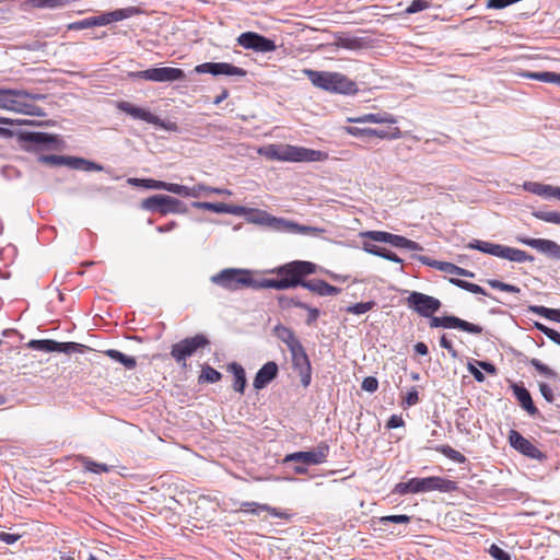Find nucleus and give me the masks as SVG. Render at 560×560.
<instances>
[{"label": "nucleus", "instance_id": "f257e3e1", "mask_svg": "<svg viewBox=\"0 0 560 560\" xmlns=\"http://www.w3.org/2000/svg\"><path fill=\"white\" fill-rule=\"evenodd\" d=\"M315 272L316 265L306 260H294L265 271V273H273L279 277L278 290L302 287L319 296H334L341 292L340 288L334 287L325 280H305V277Z\"/></svg>", "mask_w": 560, "mask_h": 560}, {"label": "nucleus", "instance_id": "f03ea898", "mask_svg": "<svg viewBox=\"0 0 560 560\" xmlns=\"http://www.w3.org/2000/svg\"><path fill=\"white\" fill-rule=\"evenodd\" d=\"M256 271L241 268H226L213 275L210 280L229 291H238L243 288L275 289L278 290V278L275 279H255Z\"/></svg>", "mask_w": 560, "mask_h": 560}, {"label": "nucleus", "instance_id": "7ed1b4c3", "mask_svg": "<svg viewBox=\"0 0 560 560\" xmlns=\"http://www.w3.org/2000/svg\"><path fill=\"white\" fill-rule=\"evenodd\" d=\"M458 488L457 482L440 476L411 478L407 482H398L393 492L399 495L409 493H427L431 491L453 492Z\"/></svg>", "mask_w": 560, "mask_h": 560}, {"label": "nucleus", "instance_id": "20e7f679", "mask_svg": "<svg viewBox=\"0 0 560 560\" xmlns=\"http://www.w3.org/2000/svg\"><path fill=\"white\" fill-rule=\"evenodd\" d=\"M348 120L351 122H371L380 125L376 128H366V130H363V132L366 133V137H377L386 140H394L401 137L400 129L396 126V117L386 112L368 114L355 118H349Z\"/></svg>", "mask_w": 560, "mask_h": 560}, {"label": "nucleus", "instance_id": "39448f33", "mask_svg": "<svg viewBox=\"0 0 560 560\" xmlns=\"http://www.w3.org/2000/svg\"><path fill=\"white\" fill-rule=\"evenodd\" d=\"M306 73L311 82L322 90L339 94L358 92L357 83L343 73L316 70H308Z\"/></svg>", "mask_w": 560, "mask_h": 560}, {"label": "nucleus", "instance_id": "423d86ee", "mask_svg": "<svg viewBox=\"0 0 560 560\" xmlns=\"http://www.w3.org/2000/svg\"><path fill=\"white\" fill-rule=\"evenodd\" d=\"M266 154L270 159L289 162H319L328 159V153L290 144L267 147Z\"/></svg>", "mask_w": 560, "mask_h": 560}, {"label": "nucleus", "instance_id": "0eeeda50", "mask_svg": "<svg viewBox=\"0 0 560 560\" xmlns=\"http://www.w3.org/2000/svg\"><path fill=\"white\" fill-rule=\"evenodd\" d=\"M467 248L476 249L513 262H532L534 260V257L525 250L486 241L474 240L467 244Z\"/></svg>", "mask_w": 560, "mask_h": 560}, {"label": "nucleus", "instance_id": "6e6552de", "mask_svg": "<svg viewBox=\"0 0 560 560\" xmlns=\"http://www.w3.org/2000/svg\"><path fill=\"white\" fill-rule=\"evenodd\" d=\"M209 343L210 341L205 335L198 334L174 343L171 349V355L179 365L186 368V360Z\"/></svg>", "mask_w": 560, "mask_h": 560}, {"label": "nucleus", "instance_id": "1a4fd4ad", "mask_svg": "<svg viewBox=\"0 0 560 560\" xmlns=\"http://www.w3.org/2000/svg\"><path fill=\"white\" fill-rule=\"evenodd\" d=\"M141 208L147 211L159 212L162 215L187 212L186 206L179 199L167 195H154L143 199Z\"/></svg>", "mask_w": 560, "mask_h": 560}, {"label": "nucleus", "instance_id": "9d476101", "mask_svg": "<svg viewBox=\"0 0 560 560\" xmlns=\"http://www.w3.org/2000/svg\"><path fill=\"white\" fill-rule=\"evenodd\" d=\"M130 77L152 82H175L185 79L184 70L173 67L150 68L142 71L131 72Z\"/></svg>", "mask_w": 560, "mask_h": 560}, {"label": "nucleus", "instance_id": "9b49d317", "mask_svg": "<svg viewBox=\"0 0 560 560\" xmlns=\"http://www.w3.org/2000/svg\"><path fill=\"white\" fill-rule=\"evenodd\" d=\"M407 306L422 317H431L441 308V301L434 296L412 291L406 298Z\"/></svg>", "mask_w": 560, "mask_h": 560}, {"label": "nucleus", "instance_id": "f8f14e48", "mask_svg": "<svg viewBox=\"0 0 560 560\" xmlns=\"http://www.w3.org/2000/svg\"><path fill=\"white\" fill-rule=\"evenodd\" d=\"M329 454V445L326 442H320L315 448L306 452H295L288 454L284 463H301L305 466L319 465L327 460Z\"/></svg>", "mask_w": 560, "mask_h": 560}, {"label": "nucleus", "instance_id": "ddd939ff", "mask_svg": "<svg viewBox=\"0 0 560 560\" xmlns=\"http://www.w3.org/2000/svg\"><path fill=\"white\" fill-rule=\"evenodd\" d=\"M429 318V325L431 328L442 327L446 329H459L471 335H480L483 331V328L481 326L469 323L454 315H447L442 317L431 315V317Z\"/></svg>", "mask_w": 560, "mask_h": 560}, {"label": "nucleus", "instance_id": "4468645a", "mask_svg": "<svg viewBox=\"0 0 560 560\" xmlns=\"http://www.w3.org/2000/svg\"><path fill=\"white\" fill-rule=\"evenodd\" d=\"M362 237L370 238L373 242L390 244L397 248H406L408 250H422L419 243L408 240L405 236L392 234L385 231H368L361 234Z\"/></svg>", "mask_w": 560, "mask_h": 560}, {"label": "nucleus", "instance_id": "2eb2a0df", "mask_svg": "<svg viewBox=\"0 0 560 560\" xmlns=\"http://www.w3.org/2000/svg\"><path fill=\"white\" fill-rule=\"evenodd\" d=\"M27 348L44 352L73 353L83 352L86 346L77 342H58L51 339H33L27 342Z\"/></svg>", "mask_w": 560, "mask_h": 560}, {"label": "nucleus", "instance_id": "dca6fc26", "mask_svg": "<svg viewBox=\"0 0 560 560\" xmlns=\"http://www.w3.org/2000/svg\"><path fill=\"white\" fill-rule=\"evenodd\" d=\"M237 44L245 49H252L257 52H272L277 45L270 38H267L255 32H245L237 37Z\"/></svg>", "mask_w": 560, "mask_h": 560}, {"label": "nucleus", "instance_id": "f3484780", "mask_svg": "<svg viewBox=\"0 0 560 560\" xmlns=\"http://www.w3.org/2000/svg\"><path fill=\"white\" fill-rule=\"evenodd\" d=\"M124 112H126L129 116L135 119L144 120L148 124H152L158 128L165 129L168 131L177 130V126L174 121L163 120L159 118L156 115L152 114L147 107H119Z\"/></svg>", "mask_w": 560, "mask_h": 560}, {"label": "nucleus", "instance_id": "a211bd4d", "mask_svg": "<svg viewBox=\"0 0 560 560\" xmlns=\"http://www.w3.org/2000/svg\"><path fill=\"white\" fill-rule=\"evenodd\" d=\"M197 73H209L214 77L228 75V77H245L246 70L243 68L233 66L228 62H205L195 67Z\"/></svg>", "mask_w": 560, "mask_h": 560}, {"label": "nucleus", "instance_id": "6ab92c4d", "mask_svg": "<svg viewBox=\"0 0 560 560\" xmlns=\"http://www.w3.org/2000/svg\"><path fill=\"white\" fill-rule=\"evenodd\" d=\"M516 241L521 244L535 248L550 259L560 260V245L555 241L547 238H530L527 236H517Z\"/></svg>", "mask_w": 560, "mask_h": 560}, {"label": "nucleus", "instance_id": "aec40b11", "mask_svg": "<svg viewBox=\"0 0 560 560\" xmlns=\"http://www.w3.org/2000/svg\"><path fill=\"white\" fill-rule=\"evenodd\" d=\"M509 442L513 448L529 458L541 460L546 457L529 440L515 430L510 431Z\"/></svg>", "mask_w": 560, "mask_h": 560}, {"label": "nucleus", "instance_id": "412c9836", "mask_svg": "<svg viewBox=\"0 0 560 560\" xmlns=\"http://www.w3.org/2000/svg\"><path fill=\"white\" fill-rule=\"evenodd\" d=\"M293 368L299 372L301 383L303 386H308L311 383L312 368L308 357L303 348L299 346L294 350H290Z\"/></svg>", "mask_w": 560, "mask_h": 560}, {"label": "nucleus", "instance_id": "4be33fe9", "mask_svg": "<svg viewBox=\"0 0 560 560\" xmlns=\"http://www.w3.org/2000/svg\"><path fill=\"white\" fill-rule=\"evenodd\" d=\"M140 13L137 7H128L118 9L112 12L102 13L100 15L91 16V23L94 26H104L113 22L122 21Z\"/></svg>", "mask_w": 560, "mask_h": 560}, {"label": "nucleus", "instance_id": "5701e85b", "mask_svg": "<svg viewBox=\"0 0 560 560\" xmlns=\"http://www.w3.org/2000/svg\"><path fill=\"white\" fill-rule=\"evenodd\" d=\"M191 206L199 210H209L215 213H229L234 215H242L245 213V208L242 206H232L222 202L213 203L207 201H194Z\"/></svg>", "mask_w": 560, "mask_h": 560}, {"label": "nucleus", "instance_id": "b1692460", "mask_svg": "<svg viewBox=\"0 0 560 560\" xmlns=\"http://www.w3.org/2000/svg\"><path fill=\"white\" fill-rule=\"evenodd\" d=\"M278 375V365L273 361H269L265 363L256 373V376L253 382V386L255 389L265 388L271 381H273Z\"/></svg>", "mask_w": 560, "mask_h": 560}, {"label": "nucleus", "instance_id": "393cba45", "mask_svg": "<svg viewBox=\"0 0 560 560\" xmlns=\"http://www.w3.org/2000/svg\"><path fill=\"white\" fill-rule=\"evenodd\" d=\"M241 510L252 514H258L259 512L265 511L275 517L283 520H289L291 517V515L285 511L258 502H243L241 503Z\"/></svg>", "mask_w": 560, "mask_h": 560}, {"label": "nucleus", "instance_id": "a878e982", "mask_svg": "<svg viewBox=\"0 0 560 560\" xmlns=\"http://www.w3.org/2000/svg\"><path fill=\"white\" fill-rule=\"evenodd\" d=\"M511 387L522 408H524L530 416L538 415L539 411L533 402L530 393L524 386H520L517 384H512Z\"/></svg>", "mask_w": 560, "mask_h": 560}, {"label": "nucleus", "instance_id": "bb28decb", "mask_svg": "<svg viewBox=\"0 0 560 560\" xmlns=\"http://www.w3.org/2000/svg\"><path fill=\"white\" fill-rule=\"evenodd\" d=\"M273 334L278 339H280L283 343L287 345L289 351L294 350L295 348L302 345L300 340L296 338L294 331L291 328L283 326L281 324L275 326Z\"/></svg>", "mask_w": 560, "mask_h": 560}, {"label": "nucleus", "instance_id": "cd10ccee", "mask_svg": "<svg viewBox=\"0 0 560 560\" xmlns=\"http://www.w3.org/2000/svg\"><path fill=\"white\" fill-rule=\"evenodd\" d=\"M20 138L28 143L35 144L40 148L48 147L57 141L56 137L44 132L24 131L21 132Z\"/></svg>", "mask_w": 560, "mask_h": 560}, {"label": "nucleus", "instance_id": "c85d7f7f", "mask_svg": "<svg viewBox=\"0 0 560 560\" xmlns=\"http://www.w3.org/2000/svg\"><path fill=\"white\" fill-rule=\"evenodd\" d=\"M524 188L537 196L559 199L558 191H560V187H553L551 185H545L536 182H527L524 184Z\"/></svg>", "mask_w": 560, "mask_h": 560}, {"label": "nucleus", "instance_id": "c756f323", "mask_svg": "<svg viewBox=\"0 0 560 560\" xmlns=\"http://www.w3.org/2000/svg\"><path fill=\"white\" fill-rule=\"evenodd\" d=\"M521 75L526 79L560 85V73L551 71H524L521 73Z\"/></svg>", "mask_w": 560, "mask_h": 560}, {"label": "nucleus", "instance_id": "7c9ffc66", "mask_svg": "<svg viewBox=\"0 0 560 560\" xmlns=\"http://www.w3.org/2000/svg\"><path fill=\"white\" fill-rule=\"evenodd\" d=\"M21 7L24 10L28 9H58L63 8V0H22Z\"/></svg>", "mask_w": 560, "mask_h": 560}, {"label": "nucleus", "instance_id": "2f4dec72", "mask_svg": "<svg viewBox=\"0 0 560 560\" xmlns=\"http://www.w3.org/2000/svg\"><path fill=\"white\" fill-rule=\"evenodd\" d=\"M104 353L112 360L122 364L127 370H133L137 366V361L133 357L127 355L116 349H108L104 351Z\"/></svg>", "mask_w": 560, "mask_h": 560}, {"label": "nucleus", "instance_id": "473e14b6", "mask_svg": "<svg viewBox=\"0 0 560 560\" xmlns=\"http://www.w3.org/2000/svg\"><path fill=\"white\" fill-rule=\"evenodd\" d=\"M229 370L234 375L233 388L243 394L246 386V376L243 366L234 362L229 365Z\"/></svg>", "mask_w": 560, "mask_h": 560}, {"label": "nucleus", "instance_id": "72a5a7b5", "mask_svg": "<svg viewBox=\"0 0 560 560\" xmlns=\"http://www.w3.org/2000/svg\"><path fill=\"white\" fill-rule=\"evenodd\" d=\"M0 105H28L21 96L20 92L13 90L0 89Z\"/></svg>", "mask_w": 560, "mask_h": 560}, {"label": "nucleus", "instance_id": "f704fd0d", "mask_svg": "<svg viewBox=\"0 0 560 560\" xmlns=\"http://www.w3.org/2000/svg\"><path fill=\"white\" fill-rule=\"evenodd\" d=\"M128 184L135 187H143L147 189H162L166 190V182L156 180L152 178H129Z\"/></svg>", "mask_w": 560, "mask_h": 560}, {"label": "nucleus", "instance_id": "c9c22d12", "mask_svg": "<svg viewBox=\"0 0 560 560\" xmlns=\"http://www.w3.org/2000/svg\"><path fill=\"white\" fill-rule=\"evenodd\" d=\"M266 222L268 223V225H270L277 230H287V231L299 230V231H303V232L310 230V228L299 226L295 223L285 221L283 219H278L275 217H268Z\"/></svg>", "mask_w": 560, "mask_h": 560}, {"label": "nucleus", "instance_id": "e433bc0d", "mask_svg": "<svg viewBox=\"0 0 560 560\" xmlns=\"http://www.w3.org/2000/svg\"><path fill=\"white\" fill-rule=\"evenodd\" d=\"M450 282L463 290L470 292V293L487 295L486 290L482 287H480L479 284L468 282V281L457 279V278H451Z\"/></svg>", "mask_w": 560, "mask_h": 560}, {"label": "nucleus", "instance_id": "4c0bfd02", "mask_svg": "<svg viewBox=\"0 0 560 560\" xmlns=\"http://www.w3.org/2000/svg\"><path fill=\"white\" fill-rule=\"evenodd\" d=\"M277 301H278L279 307L282 308V310H288V308H291V307L301 308V307H305L306 306V303H304L300 299L293 298V296L279 295L277 298Z\"/></svg>", "mask_w": 560, "mask_h": 560}, {"label": "nucleus", "instance_id": "58836bf2", "mask_svg": "<svg viewBox=\"0 0 560 560\" xmlns=\"http://www.w3.org/2000/svg\"><path fill=\"white\" fill-rule=\"evenodd\" d=\"M166 191L176 194L183 197H196V191L192 189V187L174 184V183H167L166 184Z\"/></svg>", "mask_w": 560, "mask_h": 560}, {"label": "nucleus", "instance_id": "ea45409f", "mask_svg": "<svg viewBox=\"0 0 560 560\" xmlns=\"http://www.w3.org/2000/svg\"><path fill=\"white\" fill-rule=\"evenodd\" d=\"M438 452L445 455L447 458L462 464L466 460V457L458 451L454 450L453 447L448 445H441L435 448Z\"/></svg>", "mask_w": 560, "mask_h": 560}, {"label": "nucleus", "instance_id": "a19ab883", "mask_svg": "<svg viewBox=\"0 0 560 560\" xmlns=\"http://www.w3.org/2000/svg\"><path fill=\"white\" fill-rule=\"evenodd\" d=\"M441 266H442V271L445 273H448V275H455V276L467 277V278H474V276H475L474 272H471L467 269H464L462 267H458L452 262H446Z\"/></svg>", "mask_w": 560, "mask_h": 560}, {"label": "nucleus", "instance_id": "79ce46f5", "mask_svg": "<svg viewBox=\"0 0 560 560\" xmlns=\"http://www.w3.org/2000/svg\"><path fill=\"white\" fill-rule=\"evenodd\" d=\"M533 215L547 223L560 225V211H534Z\"/></svg>", "mask_w": 560, "mask_h": 560}, {"label": "nucleus", "instance_id": "37998d69", "mask_svg": "<svg viewBox=\"0 0 560 560\" xmlns=\"http://www.w3.org/2000/svg\"><path fill=\"white\" fill-rule=\"evenodd\" d=\"M375 306L374 301L369 302H361L353 305H350L346 308L347 313L354 314V315H361L369 311H371Z\"/></svg>", "mask_w": 560, "mask_h": 560}, {"label": "nucleus", "instance_id": "c03bdc74", "mask_svg": "<svg viewBox=\"0 0 560 560\" xmlns=\"http://www.w3.org/2000/svg\"><path fill=\"white\" fill-rule=\"evenodd\" d=\"M487 283L492 289H495V290H500V291H504V292H509V293H520L521 292V289L518 287L502 282L500 280L489 279V280H487Z\"/></svg>", "mask_w": 560, "mask_h": 560}, {"label": "nucleus", "instance_id": "a18cd8bd", "mask_svg": "<svg viewBox=\"0 0 560 560\" xmlns=\"http://www.w3.org/2000/svg\"><path fill=\"white\" fill-rule=\"evenodd\" d=\"M529 311L547 319L556 322L558 308H548L545 306H529Z\"/></svg>", "mask_w": 560, "mask_h": 560}, {"label": "nucleus", "instance_id": "49530a36", "mask_svg": "<svg viewBox=\"0 0 560 560\" xmlns=\"http://www.w3.org/2000/svg\"><path fill=\"white\" fill-rule=\"evenodd\" d=\"M83 466L86 470L95 474L109 471V467L106 464L96 463L90 458L83 459Z\"/></svg>", "mask_w": 560, "mask_h": 560}, {"label": "nucleus", "instance_id": "de8ad7c7", "mask_svg": "<svg viewBox=\"0 0 560 560\" xmlns=\"http://www.w3.org/2000/svg\"><path fill=\"white\" fill-rule=\"evenodd\" d=\"M222 377L221 373L214 370L213 368L207 365L202 369L200 380H205L209 383H215L220 381Z\"/></svg>", "mask_w": 560, "mask_h": 560}, {"label": "nucleus", "instance_id": "09e8293b", "mask_svg": "<svg viewBox=\"0 0 560 560\" xmlns=\"http://www.w3.org/2000/svg\"><path fill=\"white\" fill-rule=\"evenodd\" d=\"M530 365L534 366L540 374H544L547 377H556V372L551 370L548 365L544 364L540 360L533 358L529 361Z\"/></svg>", "mask_w": 560, "mask_h": 560}, {"label": "nucleus", "instance_id": "8fccbe9b", "mask_svg": "<svg viewBox=\"0 0 560 560\" xmlns=\"http://www.w3.org/2000/svg\"><path fill=\"white\" fill-rule=\"evenodd\" d=\"M381 524L387 523H396V524H408L410 523V516L400 514V515H386L380 518Z\"/></svg>", "mask_w": 560, "mask_h": 560}, {"label": "nucleus", "instance_id": "3c124183", "mask_svg": "<svg viewBox=\"0 0 560 560\" xmlns=\"http://www.w3.org/2000/svg\"><path fill=\"white\" fill-rule=\"evenodd\" d=\"M429 2L427 0H413L410 5L406 9L407 14H413L421 12L429 8Z\"/></svg>", "mask_w": 560, "mask_h": 560}, {"label": "nucleus", "instance_id": "603ef678", "mask_svg": "<svg viewBox=\"0 0 560 560\" xmlns=\"http://www.w3.org/2000/svg\"><path fill=\"white\" fill-rule=\"evenodd\" d=\"M489 553L495 560H511L510 555L495 544L490 546Z\"/></svg>", "mask_w": 560, "mask_h": 560}, {"label": "nucleus", "instance_id": "864d4df0", "mask_svg": "<svg viewBox=\"0 0 560 560\" xmlns=\"http://www.w3.org/2000/svg\"><path fill=\"white\" fill-rule=\"evenodd\" d=\"M42 163L50 164V165H65L66 156L62 155H42L38 159Z\"/></svg>", "mask_w": 560, "mask_h": 560}, {"label": "nucleus", "instance_id": "5fc2aeb1", "mask_svg": "<svg viewBox=\"0 0 560 560\" xmlns=\"http://www.w3.org/2000/svg\"><path fill=\"white\" fill-rule=\"evenodd\" d=\"M440 346H441V348L447 350L453 359H457L458 358L457 350L454 348L452 341L446 337L445 334L442 335L441 338H440Z\"/></svg>", "mask_w": 560, "mask_h": 560}, {"label": "nucleus", "instance_id": "6e6d98bb", "mask_svg": "<svg viewBox=\"0 0 560 560\" xmlns=\"http://www.w3.org/2000/svg\"><path fill=\"white\" fill-rule=\"evenodd\" d=\"M301 308L305 310L307 312L306 324L308 326L314 325L317 322V319H318V317L320 315L319 310L316 308V307H313V306H311L308 304H306L305 307H301Z\"/></svg>", "mask_w": 560, "mask_h": 560}, {"label": "nucleus", "instance_id": "4d7b16f0", "mask_svg": "<svg viewBox=\"0 0 560 560\" xmlns=\"http://www.w3.org/2000/svg\"><path fill=\"white\" fill-rule=\"evenodd\" d=\"M361 387L365 392L374 393L378 388V381L373 376H368L363 380Z\"/></svg>", "mask_w": 560, "mask_h": 560}, {"label": "nucleus", "instance_id": "13d9d810", "mask_svg": "<svg viewBox=\"0 0 560 560\" xmlns=\"http://www.w3.org/2000/svg\"><path fill=\"white\" fill-rule=\"evenodd\" d=\"M86 164V160L82 158L66 156L65 165L73 170H83V165Z\"/></svg>", "mask_w": 560, "mask_h": 560}, {"label": "nucleus", "instance_id": "bf43d9fd", "mask_svg": "<svg viewBox=\"0 0 560 560\" xmlns=\"http://www.w3.org/2000/svg\"><path fill=\"white\" fill-rule=\"evenodd\" d=\"M539 392L541 394V396L548 401V402H552L553 399H555V395H553V392L551 389V387L546 384V383H540L539 384Z\"/></svg>", "mask_w": 560, "mask_h": 560}, {"label": "nucleus", "instance_id": "052dcab7", "mask_svg": "<svg viewBox=\"0 0 560 560\" xmlns=\"http://www.w3.org/2000/svg\"><path fill=\"white\" fill-rule=\"evenodd\" d=\"M90 27H93V25L91 23V16L86 18L84 20H81V21L73 22L69 25L70 30H75V31L85 30V28H90Z\"/></svg>", "mask_w": 560, "mask_h": 560}, {"label": "nucleus", "instance_id": "680f3d73", "mask_svg": "<svg viewBox=\"0 0 560 560\" xmlns=\"http://www.w3.org/2000/svg\"><path fill=\"white\" fill-rule=\"evenodd\" d=\"M467 370L477 382L482 383L486 380L483 373L474 363L469 362L467 365Z\"/></svg>", "mask_w": 560, "mask_h": 560}, {"label": "nucleus", "instance_id": "e2e57ef3", "mask_svg": "<svg viewBox=\"0 0 560 560\" xmlns=\"http://www.w3.org/2000/svg\"><path fill=\"white\" fill-rule=\"evenodd\" d=\"M405 401L408 406H415L419 402V394L416 387H412L406 395Z\"/></svg>", "mask_w": 560, "mask_h": 560}, {"label": "nucleus", "instance_id": "0e129e2a", "mask_svg": "<svg viewBox=\"0 0 560 560\" xmlns=\"http://www.w3.org/2000/svg\"><path fill=\"white\" fill-rule=\"evenodd\" d=\"M378 257H382V258H385L387 260L398 262V264L402 262V260L395 253H393L386 248H382V250L378 254Z\"/></svg>", "mask_w": 560, "mask_h": 560}, {"label": "nucleus", "instance_id": "69168bd1", "mask_svg": "<svg viewBox=\"0 0 560 560\" xmlns=\"http://www.w3.org/2000/svg\"><path fill=\"white\" fill-rule=\"evenodd\" d=\"M20 538V535H16V534H11V533H5V532H1L0 533V540L8 544V545H13L14 542H16Z\"/></svg>", "mask_w": 560, "mask_h": 560}, {"label": "nucleus", "instance_id": "338daca9", "mask_svg": "<svg viewBox=\"0 0 560 560\" xmlns=\"http://www.w3.org/2000/svg\"><path fill=\"white\" fill-rule=\"evenodd\" d=\"M404 425V420L401 417L393 415L387 421L388 429H396Z\"/></svg>", "mask_w": 560, "mask_h": 560}, {"label": "nucleus", "instance_id": "774afa93", "mask_svg": "<svg viewBox=\"0 0 560 560\" xmlns=\"http://www.w3.org/2000/svg\"><path fill=\"white\" fill-rule=\"evenodd\" d=\"M362 248L372 255L378 256L380 252L382 250V247H378L377 245L370 243V242H363Z\"/></svg>", "mask_w": 560, "mask_h": 560}]
</instances>
